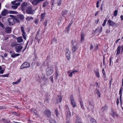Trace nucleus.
<instances>
[{
    "instance_id": "1",
    "label": "nucleus",
    "mask_w": 123,
    "mask_h": 123,
    "mask_svg": "<svg viewBox=\"0 0 123 123\" xmlns=\"http://www.w3.org/2000/svg\"><path fill=\"white\" fill-rule=\"evenodd\" d=\"M54 71L53 66L52 65L48 66L46 69V73L47 75L49 76L53 74Z\"/></svg>"
},
{
    "instance_id": "2",
    "label": "nucleus",
    "mask_w": 123,
    "mask_h": 123,
    "mask_svg": "<svg viewBox=\"0 0 123 123\" xmlns=\"http://www.w3.org/2000/svg\"><path fill=\"white\" fill-rule=\"evenodd\" d=\"M12 47L15 46V51L18 53H19L23 48V46L20 44L15 43L13 45H12Z\"/></svg>"
},
{
    "instance_id": "3",
    "label": "nucleus",
    "mask_w": 123,
    "mask_h": 123,
    "mask_svg": "<svg viewBox=\"0 0 123 123\" xmlns=\"http://www.w3.org/2000/svg\"><path fill=\"white\" fill-rule=\"evenodd\" d=\"M8 13L10 14H16L17 12L15 11H10L9 12L6 9H4L1 12L2 15H6Z\"/></svg>"
},
{
    "instance_id": "4",
    "label": "nucleus",
    "mask_w": 123,
    "mask_h": 123,
    "mask_svg": "<svg viewBox=\"0 0 123 123\" xmlns=\"http://www.w3.org/2000/svg\"><path fill=\"white\" fill-rule=\"evenodd\" d=\"M12 18H9L8 19V21L9 23V25H14L15 23V21L14 19L13 18V17L14 16H12Z\"/></svg>"
},
{
    "instance_id": "5",
    "label": "nucleus",
    "mask_w": 123,
    "mask_h": 123,
    "mask_svg": "<svg viewBox=\"0 0 123 123\" xmlns=\"http://www.w3.org/2000/svg\"><path fill=\"white\" fill-rule=\"evenodd\" d=\"M30 63L27 62H25L22 65L21 67V68L22 69L25 68H29L30 67Z\"/></svg>"
},
{
    "instance_id": "6",
    "label": "nucleus",
    "mask_w": 123,
    "mask_h": 123,
    "mask_svg": "<svg viewBox=\"0 0 123 123\" xmlns=\"http://www.w3.org/2000/svg\"><path fill=\"white\" fill-rule=\"evenodd\" d=\"M71 105L73 107H74L76 105V103L75 102L74 99L73 98V96L71 97Z\"/></svg>"
},
{
    "instance_id": "7",
    "label": "nucleus",
    "mask_w": 123,
    "mask_h": 123,
    "mask_svg": "<svg viewBox=\"0 0 123 123\" xmlns=\"http://www.w3.org/2000/svg\"><path fill=\"white\" fill-rule=\"evenodd\" d=\"M65 52L66 53V55L67 58V59L69 60L70 56V53L69 51V49L68 48H66V49Z\"/></svg>"
},
{
    "instance_id": "8",
    "label": "nucleus",
    "mask_w": 123,
    "mask_h": 123,
    "mask_svg": "<svg viewBox=\"0 0 123 123\" xmlns=\"http://www.w3.org/2000/svg\"><path fill=\"white\" fill-rule=\"evenodd\" d=\"M108 23L109 24V25L113 27L116 26V24L115 23L110 20H108Z\"/></svg>"
},
{
    "instance_id": "9",
    "label": "nucleus",
    "mask_w": 123,
    "mask_h": 123,
    "mask_svg": "<svg viewBox=\"0 0 123 123\" xmlns=\"http://www.w3.org/2000/svg\"><path fill=\"white\" fill-rule=\"evenodd\" d=\"M43 1V0H34L32 1V3L34 5H36L39 2Z\"/></svg>"
},
{
    "instance_id": "10",
    "label": "nucleus",
    "mask_w": 123,
    "mask_h": 123,
    "mask_svg": "<svg viewBox=\"0 0 123 123\" xmlns=\"http://www.w3.org/2000/svg\"><path fill=\"white\" fill-rule=\"evenodd\" d=\"M27 4L26 2L24 3L21 5V8L22 10L24 11L27 7Z\"/></svg>"
},
{
    "instance_id": "11",
    "label": "nucleus",
    "mask_w": 123,
    "mask_h": 123,
    "mask_svg": "<svg viewBox=\"0 0 123 123\" xmlns=\"http://www.w3.org/2000/svg\"><path fill=\"white\" fill-rule=\"evenodd\" d=\"M44 113L48 117H50L51 114L50 111L48 110L45 111H44Z\"/></svg>"
},
{
    "instance_id": "12",
    "label": "nucleus",
    "mask_w": 123,
    "mask_h": 123,
    "mask_svg": "<svg viewBox=\"0 0 123 123\" xmlns=\"http://www.w3.org/2000/svg\"><path fill=\"white\" fill-rule=\"evenodd\" d=\"M77 44L76 43V44L74 46H73L72 47V50L73 52L76 51L78 49L79 46H78Z\"/></svg>"
},
{
    "instance_id": "13",
    "label": "nucleus",
    "mask_w": 123,
    "mask_h": 123,
    "mask_svg": "<svg viewBox=\"0 0 123 123\" xmlns=\"http://www.w3.org/2000/svg\"><path fill=\"white\" fill-rule=\"evenodd\" d=\"M20 2H19L18 3H16L15 4H13L12 5L14 6H11V8L13 9H16L17 8L18 6L20 5Z\"/></svg>"
},
{
    "instance_id": "14",
    "label": "nucleus",
    "mask_w": 123,
    "mask_h": 123,
    "mask_svg": "<svg viewBox=\"0 0 123 123\" xmlns=\"http://www.w3.org/2000/svg\"><path fill=\"white\" fill-rule=\"evenodd\" d=\"M5 31L6 33L9 34L11 32V29L10 27H6L5 28Z\"/></svg>"
},
{
    "instance_id": "15",
    "label": "nucleus",
    "mask_w": 123,
    "mask_h": 123,
    "mask_svg": "<svg viewBox=\"0 0 123 123\" xmlns=\"http://www.w3.org/2000/svg\"><path fill=\"white\" fill-rule=\"evenodd\" d=\"M71 116V113L69 111H68L67 112V114L66 116V119L67 120H68V121H69L70 119V118Z\"/></svg>"
},
{
    "instance_id": "16",
    "label": "nucleus",
    "mask_w": 123,
    "mask_h": 123,
    "mask_svg": "<svg viewBox=\"0 0 123 123\" xmlns=\"http://www.w3.org/2000/svg\"><path fill=\"white\" fill-rule=\"evenodd\" d=\"M75 123H82L80 119V117L78 116H77L76 117Z\"/></svg>"
},
{
    "instance_id": "17",
    "label": "nucleus",
    "mask_w": 123,
    "mask_h": 123,
    "mask_svg": "<svg viewBox=\"0 0 123 123\" xmlns=\"http://www.w3.org/2000/svg\"><path fill=\"white\" fill-rule=\"evenodd\" d=\"M20 55V54H15L14 52L11 55V57L13 58H14L15 57H16L19 56Z\"/></svg>"
},
{
    "instance_id": "18",
    "label": "nucleus",
    "mask_w": 123,
    "mask_h": 123,
    "mask_svg": "<svg viewBox=\"0 0 123 123\" xmlns=\"http://www.w3.org/2000/svg\"><path fill=\"white\" fill-rule=\"evenodd\" d=\"M17 41L18 43H20L23 42L22 36L19 37L17 38Z\"/></svg>"
},
{
    "instance_id": "19",
    "label": "nucleus",
    "mask_w": 123,
    "mask_h": 123,
    "mask_svg": "<svg viewBox=\"0 0 123 123\" xmlns=\"http://www.w3.org/2000/svg\"><path fill=\"white\" fill-rule=\"evenodd\" d=\"M116 113L114 112L112 110L111 112V116L115 118V116L116 115Z\"/></svg>"
},
{
    "instance_id": "20",
    "label": "nucleus",
    "mask_w": 123,
    "mask_h": 123,
    "mask_svg": "<svg viewBox=\"0 0 123 123\" xmlns=\"http://www.w3.org/2000/svg\"><path fill=\"white\" fill-rule=\"evenodd\" d=\"M121 48V46H119L117 48V52L116 53L117 55H118L120 53V49Z\"/></svg>"
},
{
    "instance_id": "21",
    "label": "nucleus",
    "mask_w": 123,
    "mask_h": 123,
    "mask_svg": "<svg viewBox=\"0 0 123 123\" xmlns=\"http://www.w3.org/2000/svg\"><path fill=\"white\" fill-rule=\"evenodd\" d=\"M68 11L66 10H63L62 12V14L63 15H68Z\"/></svg>"
},
{
    "instance_id": "22",
    "label": "nucleus",
    "mask_w": 123,
    "mask_h": 123,
    "mask_svg": "<svg viewBox=\"0 0 123 123\" xmlns=\"http://www.w3.org/2000/svg\"><path fill=\"white\" fill-rule=\"evenodd\" d=\"M94 73L95 74L96 76L98 78H99V74L98 70H97L96 71H95Z\"/></svg>"
},
{
    "instance_id": "23",
    "label": "nucleus",
    "mask_w": 123,
    "mask_h": 123,
    "mask_svg": "<svg viewBox=\"0 0 123 123\" xmlns=\"http://www.w3.org/2000/svg\"><path fill=\"white\" fill-rule=\"evenodd\" d=\"M2 120V121L5 123H10V120H9L8 119H3Z\"/></svg>"
},
{
    "instance_id": "24",
    "label": "nucleus",
    "mask_w": 123,
    "mask_h": 123,
    "mask_svg": "<svg viewBox=\"0 0 123 123\" xmlns=\"http://www.w3.org/2000/svg\"><path fill=\"white\" fill-rule=\"evenodd\" d=\"M85 35H84L83 33H81V42H82V41L84 40V37L85 36Z\"/></svg>"
},
{
    "instance_id": "25",
    "label": "nucleus",
    "mask_w": 123,
    "mask_h": 123,
    "mask_svg": "<svg viewBox=\"0 0 123 123\" xmlns=\"http://www.w3.org/2000/svg\"><path fill=\"white\" fill-rule=\"evenodd\" d=\"M95 92L97 94L98 96L99 97H100V94L99 91L96 89L95 90Z\"/></svg>"
},
{
    "instance_id": "26",
    "label": "nucleus",
    "mask_w": 123,
    "mask_h": 123,
    "mask_svg": "<svg viewBox=\"0 0 123 123\" xmlns=\"http://www.w3.org/2000/svg\"><path fill=\"white\" fill-rule=\"evenodd\" d=\"M27 13L29 14H31V8L30 7L28 8L26 10Z\"/></svg>"
},
{
    "instance_id": "27",
    "label": "nucleus",
    "mask_w": 123,
    "mask_h": 123,
    "mask_svg": "<svg viewBox=\"0 0 123 123\" xmlns=\"http://www.w3.org/2000/svg\"><path fill=\"white\" fill-rule=\"evenodd\" d=\"M55 70V76H56V78H57L58 76V72L59 71L58 70V69L57 68H56Z\"/></svg>"
},
{
    "instance_id": "28",
    "label": "nucleus",
    "mask_w": 123,
    "mask_h": 123,
    "mask_svg": "<svg viewBox=\"0 0 123 123\" xmlns=\"http://www.w3.org/2000/svg\"><path fill=\"white\" fill-rule=\"evenodd\" d=\"M31 113L33 114V115L37 114L36 111L34 109L31 110Z\"/></svg>"
},
{
    "instance_id": "29",
    "label": "nucleus",
    "mask_w": 123,
    "mask_h": 123,
    "mask_svg": "<svg viewBox=\"0 0 123 123\" xmlns=\"http://www.w3.org/2000/svg\"><path fill=\"white\" fill-rule=\"evenodd\" d=\"M48 3L47 2H46L43 3L42 7H45L48 4Z\"/></svg>"
},
{
    "instance_id": "30",
    "label": "nucleus",
    "mask_w": 123,
    "mask_h": 123,
    "mask_svg": "<svg viewBox=\"0 0 123 123\" xmlns=\"http://www.w3.org/2000/svg\"><path fill=\"white\" fill-rule=\"evenodd\" d=\"M49 122L50 123H56V121L53 119L50 118L49 119Z\"/></svg>"
},
{
    "instance_id": "31",
    "label": "nucleus",
    "mask_w": 123,
    "mask_h": 123,
    "mask_svg": "<svg viewBox=\"0 0 123 123\" xmlns=\"http://www.w3.org/2000/svg\"><path fill=\"white\" fill-rule=\"evenodd\" d=\"M71 44L72 47L73 46H74L75 45L76 41H74V42L73 40H72L71 41Z\"/></svg>"
},
{
    "instance_id": "32",
    "label": "nucleus",
    "mask_w": 123,
    "mask_h": 123,
    "mask_svg": "<svg viewBox=\"0 0 123 123\" xmlns=\"http://www.w3.org/2000/svg\"><path fill=\"white\" fill-rule=\"evenodd\" d=\"M21 29L23 33V34H24V33H25V30L24 29V27L23 26H21Z\"/></svg>"
},
{
    "instance_id": "33",
    "label": "nucleus",
    "mask_w": 123,
    "mask_h": 123,
    "mask_svg": "<svg viewBox=\"0 0 123 123\" xmlns=\"http://www.w3.org/2000/svg\"><path fill=\"white\" fill-rule=\"evenodd\" d=\"M90 121L92 123H96L95 120L93 118H92L91 119Z\"/></svg>"
},
{
    "instance_id": "34",
    "label": "nucleus",
    "mask_w": 123,
    "mask_h": 123,
    "mask_svg": "<svg viewBox=\"0 0 123 123\" xmlns=\"http://www.w3.org/2000/svg\"><path fill=\"white\" fill-rule=\"evenodd\" d=\"M55 114L56 115V116L57 117H58V115L59 114V113L57 109L55 110Z\"/></svg>"
},
{
    "instance_id": "35",
    "label": "nucleus",
    "mask_w": 123,
    "mask_h": 123,
    "mask_svg": "<svg viewBox=\"0 0 123 123\" xmlns=\"http://www.w3.org/2000/svg\"><path fill=\"white\" fill-rule=\"evenodd\" d=\"M61 0H58L57 3L58 6H60L61 4Z\"/></svg>"
},
{
    "instance_id": "36",
    "label": "nucleus",
    "mask_w": 123,
    "mask_h": 123,
    "mask_svg": "<svg viewBox=\"0 0 123 123\" xmlns=\"http://www.w3.org/2000/svg\"><path fill=\"white\" fill-rule=\"evenodd\" d=\"M2 68L1 66H0V74H3L4 72V70H2Z\"/></svg>"
},
{
    "instance_id": "37",
    "label": "nucleus",
    "mask_w": 123,
    "mask_h": 123,
    "mask_svg": "<svg viewBox=\"0 0 123 123\" xmlns=\"http://www.w3.org/2000/svg\"><path fill=\"white\" fill-rule=\"evenodd\" d=\"M62 98L61 97H59L57 99V102L60 103L61 101Z\"/></svg>"
},
{
    "instance_id": "38",
    "label": "nucleus",
    "mask_w": 123,
    "mask_h": 123,
    "mask_svg": "<svg viewBox=\"0 0 123 123\" xmlns=\"http://www.w3.org/2000/svg\"><path fill=\"white\" fill-rule=\"evenodd\" d=\"M34 57H35V59H34V60H37V55H36V53L35 52H34Z\"/></svg>"
},
{
    "instance_id": "39",
    "label": "nucleus",
    "mask_w": 123,
    "mask_h": 123,
    "mask_svg": "<svg viewBox=\"0 0 123 123\" xmlns=\"http://www.w3.org/2000/svg\"><path fill=\"white\" fill-rule=\"evenodd\" d=\"M57 41V39L54 38L52 39L51 43H53L54 42H56V43Z\"/></svg>"
},
{
    "instance_id": "40",
    "label": "nucleus",
    "mask_w": 123,
    "mask_h": 123,
    "mask_svg": "<svg viewBox=\"0 0 123 123\" xmlns=\"http://www.w3.org/2000/svg\"><path fill=\"white\" fill-rule=\"evenodd\" d=\"M107 20V18H106L104 20V21L103 22V23L102 24V25L103 26H104L105 25L106 23Z\"/></svg>"
},
{
    "instance_id": "41",
    "label": "nucleus",
    "mask_w": 123,
    "mask_h": 123,
    "mask_svg": "<svg viewBox=\"0 0 123 123\" xmlns=\"http://www.w3.org/2000/svg\"><path fill=\"white\" fill-rule=\"evenodd\" d=\"M38 20L37 19H35L34 22L36 25H37L38 23Z\"/></svg>"
},
{
    "instance_id": "42",
    "label": "nucleus",
    "mask_w": 123,
    "mask_h": 123,
    "mask_svg": "<svg viewBox=\"0 0 123 123\" xmlns=\"http://www.w3.org/2000/svg\"><path fill=\"white\" fill-rule=\"evenodd\" d=\"M72 23V22L71 23H70L68 25V31L70 29V27L71 26V24Z\"/></svg>"
},
{
    "instance_id": "43",
    "label": "nucleus",
    "mask_w": 123,
    "mask_h": 123,
    "mask_svg": "<svg viewBox=\"0 0 123 123\" xmlns=\"http://www.w3.org/2000/svg\"><path fill=\"white\" fill-rule=\"evenodd\" d=\"M123 88L122 87L120 89V90L119 92V94H122V92L123 90Z\"/></svg>"
},
{
    "instance_id": "44",
    "label": "nucleus",
    "mask_w": 123,
    "mask_h": 123,
    "mask_svg": "<svg viewBox=\"0 0 123 123\" xmlns=\"http://www.w3.org/2000/svg\"><path fill=\"white\" fill-rule=\"evenodd\" d=\"M80 104L81 106V107L83 109H84V108L83 106L82 103L81 101H80Z\"/></svg>"
},
{
    "instance_id": "45",
    "label": "nucleus",
    "mask_w": 123,
    "mask_h": 123,
    "mask_svg": "<svg viewBox=\"0 0 123 123\" xmlns=\"http://www.w3.org/2000/svg\"><path fill=\"white\" fill-rule=\"evenodd\" d=\"M117 11L115 10L114 12V15H117Z\"/></svg>"
},
{
    "instance_id": "46",
    "label": "nucleus",
    "mask_w": 123,
    "mask_h": 123,
    "mask_svg": "<svg viewBox=\"0 0 123 123\" xmlns=\"http://www.w3.org/2000/svg\"><path fill=\"white\" fill-rule=\"evenodd\" d=\"M116 102L117 103V105H118L119 103V99L118 98H117Z\"/></svg>"
},
{
    "instance_id": "47",
    "label": "nucleus",
    "mask_w": 123,
    "mask_h": 123,
    "mask_svg": "<svg viewBox=\"0 0 123 123\" xmlns=\"http://www.w3.org/2000/svg\"><path fill=\"white\" fill-rule=\"evenodd\" d=\"M25 33H24V34L23 33L22 34V35L23 36V37L24 39H25L26 40V37L25 36Z\"/></svg>"
},
{
    "instance_id": "48",
    "label": "nucleus",
    "mask_w": 123,
    "mask_h": 123,
    "mask_svg": "<svg viewBox=\"0 0 123 123\" xmlns=\"http://www.w3.org/2000/svg\"><path fill=\"white\" fill-rule=\"evenodd\" d=\"M78 71L77 70H74L72 72V74H74L75 73V72H77Z\"/></svg>"
},
{
    "instance_id": "49",
    "label": "nucleus",
    "mask_w": 123,
    "mask_h": 123,
    "mask_svg": "<svg viewBox=\"0 0 123 123\" xmlns=\"http://www.w3.org/2000/svg\"><path fill=\"white\" fill-rule=\"evenodd\" d=\"M50 79H51V81L52 82H53V77L52 76H51L50 77Z\"/></svg>"
},
{
    "instance_id": "50",
    "label": "nucleus",
    "mask_w": 123,
    "mask_h": 123,
    "mask_svg": "<svg viewBox=\"0 0 123 123\" xmlns=\"http://www.w3.org/2000/svg\"><path fill=\"white\" fill-rule=\"evenodd\" d=\"M99 2L98 1L96 3V7H99Z\"/></svg>"
},
{
    "instance_id": "51",
    "label": "nucleus",
    "mask_w": 123,
    "mask_h": 123,
    "mask_svg": "<svg viewBox=\"0 0 123 123\" xmlns=\"http://www.w3.org/2000/svg\"><path fill=\"white\" fill-rule=\"evenodd\" d=\"M106 106H104L101 109L103 111H104L106 109Z\"/></svg>"
},
{
    "instance_id": "52",
    "label": "nucleus",
    "mask_w": 123,
    "mask_h": 123,
    "mask_svg": "<svg viewBox=\"0 0 123 123\" xmlns=\"http://www.w3.org/2000/svg\"><path fill=\"white\" fill-rule=\"evenodd\" d=\"M45 102L47 103H49V99H46L45 101Z\"/></svg>"
},
{
    "instance_id": "53",
    "label": "nucleus",
    "mask_w": 123,
    "mask_h": 123,
    "mask_svg": "<svg viewBox=\"0 0 123 123\" xmlns=\"http://www.w3.org/2000/svg\"><path fill=\"white\" fill-rule=\"evenodd\" d=\"M102 71L104 75H105V72L104 68H103L102 70Z\"/></svg>"
},
{
    "instance_id": "54",
    "label": "nucleus",
    "mask_w": 123,
    "mask_h": 123,
    "mask_svg": "<svg viewBox=\"0 0 123 123\" xmlns=\"http://www.w3.org/2000/svg\"><path fill=\"white\" fill-rule=\"evenodd\" d=\"M8 39V37L7 36H6L4 38V40H6Z\"/></svg>"
},
{
    "instance_id": "55",
    "label": "nucleus",
    "mask_w": 123,
    "mask_h": 123,
    "mask_svg": "<svg viewBox=\"0 0 123 123\" xmlns=\"http://www.w3.org/2000/svg\"><path fill=\"white\" fill-rule=\"evenodd\" d=\"M0 25L3 28H4V25L1 22L0 23Z\"/></svg>"
},
{
    "instance_id": "56",
    "label": "nucleus",
    "mask_w": 123,
    "mask_h": 123,
    "mask_svg": "<svg viewBox=\"0 0 123 123\" xmlns=\"http://www.w3.org/2000/svg\"><path fill=\"white\" fill-rule=\"evenodd\" d=\"M41 21H42L44 19V16H41Z\"/></svg>"
},
{
    "instance_id": "57",
    "label": "nucleus",
    "mask_w": 123,
    "mask_h": 123,
    "mask_svg": "<svg viewBox=\"0 0 123 123\" xmlns=\"http://www.w3.org/2000/svg\"><path fill=\"white\" fill-rule=\"evenodd\" d=\"M18 1V0H15L13 1H12L11 2L12 4H15V3L17 1Z\"/></svg>"
},
{
    "instance_id": "58",
    "label": "nucleus",
    "mask_w": 123,
    "mask_h": 123,
    "mask_svg": "<svg viewBox=\"0 0 123 123\" xmlns=\"http://www.w3.org/2000/svg\"><path fill=\"white\" fill-rule=\"evenodd\" d=\"M15 20H16V21L17 22H18V23L20 21H19V19L16 18H15Z\"/></svg>"
},
{
    "instance_id": "59",
    "label": "nucleus",
    "mask_w": 123,
    "mask_h": 123,
    "mask_svg": "<svg viewBox=\"0 0 123 123\" xmlns=\"http://www.w3.org/2000/svg\"><path fill=\"white\" fill-rule=\"evenodd\" d=\"M72 74H72V72H71L70 73V74L68 76H69L70 77H71L72 76Z\"/></svg>"
},
{
    "instance_id": "60",
    "label": "nucleus",
    "mask_w": 123,
    "mask_h": 123,
    "mask_svg": "<svg viewBox=\"0 0 123 123\" xmlns=\"http://www.w3.org/2000/svg\"><path fill=\"white\" fill-rule=\"evenodd\" d=\"M102 30V27L101 26L100 27V30L99 31V33H100Z\"/></svg>"
},
{
    "instance_id": "61",
    "label": "nucleus",
    "mask_w": 123,
    "mask_h": 123,
    "mask_svg": "<svg viewBox=\"0 0 123 123\" xmlns=\"http://www.w3.org/2000/svg\"><path fill=\"white\" fill-rule=\"evenodd\" d=\"M102 30V27L101 26L100 27V30L99 31V33H100Z\"/></svg>"
},
{
    "instance_id": "62",
    "label": "nucleus",
    "mask_w": 123,
    "mask_h": 123,
    "mask_svg": "<svg viewBox=\"0 0 123 123\" xmlns=\"http://www.w3.org/2000/svg\"><path fill=\"white\" fill-rule=\"evenodd\" d=\"M37 66H39L40 65L41 63L40 62H37Z\"/></svg>"
},
{
    "instance_id": "63",
    "label": "nucleus",
    "mask_w": 123,
    "mask_h": 123,
    "mask_svg": "<svg viewBox=\"0 0 123 123\" xmlns=\"http://www.w3.org/2000/svg\"><path fill=\"white\" fill-rule=\"evenodd\" d=\"M93 45H91V46H90V49H93Z\"/></svg>"
},
{
    "instance_id": "64",
    "label": "nucleus",
    "mask_w": 123,
    "mask_h": 123,
    "mask_svg": "<svg viewBox=\"0 0 123 123\" xmlns=\"http://www.w3.org/2000/svg\"><path fill=\"white\" fill-rule=\"evenodd\" d=\"M14 52L13 51H11L9 52L10 54H11L13 53Z\"/></svg>"
}]
</instances>
